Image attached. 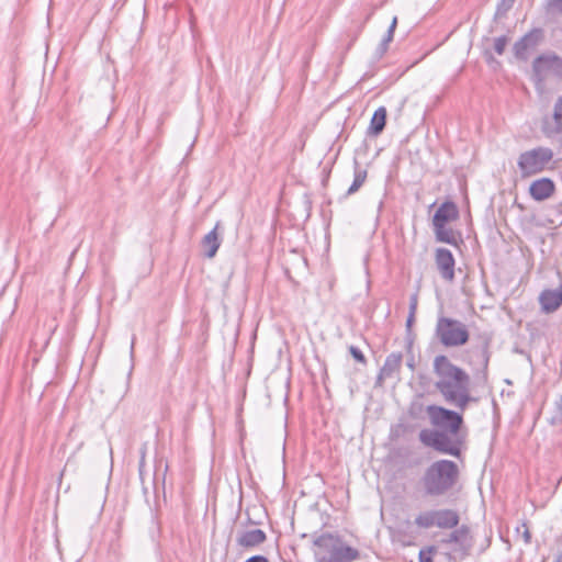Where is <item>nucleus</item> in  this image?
<instances>
[{"mask_svg":"<svg viewBox=\"0 0 562 562\" xmlns=\"http://www.w3.org/2000/svg\"><path fill=\"white\" fill-rule=\"evenodd\" d=\"M407 367L411 369V370H415V360H414V357H412L408 361H407Z\"/></svg>","mask_w":562,"mask_h":562,"instance_id":"ea45409f","label":"nucleus"},{"mask_svg":"<svg viewBox=\"0 0 562 562\" xmlns=\"http://www.w3.org/2000/svg\"><path fill=\"white\" fill-rule=\"evenodd\" d=\"M221 227V222L218 221L214 228L209 232L202 239V246L205 249L204 256L209 259H212L215 257L221 244L222 238L220 237L217 231Z\"/></svg>","mask_w":562,"mask_h":562,"instance_id":"a211bd4d","label":"nucleus"},{"mask_svg":"<svg viewBox=\"0 0 562 562\" xmlns=\"http://www.w3.org/2000/svg\"><path fill=\"white\" fill-rule=\"evenodd\" d=\"M367 175H368L367 170L361 169L359 162L357 160H355L353 181H352L351 186L349 187V189L347 190L344 198L356 193L364 183V181L367 179Z\"/></svg>","mask_w":562,"mask_h":562,"instance_id":"4be33fe9","label":"nucleus"},{"mask_svg":"<svg viewBox=\"0 0 562 562\" xmlns=\"http://www.w3.org/2000/svg\"><path fill=\"white\" fill-rule=\"evenodd\" d=\"M557 543H559L561 546V550L559 551V553L555 555L553 562H562V537L557 539Z\"/></svg>","mask_w":562,"mask_h":562,"instance_id":"e433bc0d","label":"nucleus"},{"mask_svg":"<svg viewBox=\"0 0 562 562\" xmlns=\"http://www.w3.org/2000/svg\"><path fill=\"white\" fill-rule=\"evenodd\" d=\"M390 43H391V41H386V38L383 37V40L381 41V43L376 47V55L379 57H382L386 53Z\"/></svg>","mask_w":562,"mask_h":562,"instance_id":"2f4dec72","label":"nucleus"},{"mask_svg":"<svg viewBox=\"0 0 562 562\" xmlns=\"http://www.w3.org/2000/svg\"><path fill=\"white\" fill-rule=\"evenodd\" d=\"M403 361V355L402 352H392L390 353L384 361V364L380 369L375 385L381 386L383 384V381L386 379L393 378L395 374H398L401 371Z\"/></svg>","mask_w":562,"mask_h":562,"instance_id":"ddd939ff","label":"nucleus"},{"mask_svg":"<svg viewBox=\"0 0 562 562\" xmlns=\"http://www.w3.org/2000/svg\"><path fill=\"white\" fill-rule=\"evenodd\" d=\"M552 158V149L544 146L522 151L517 160L521 178H529L542 172Z\"/></svg>","mask_w":562,"mask_h":562,"instance_id":"423d86ee","label":"nucleus"},{"mask_svg":"<svg viewBox=\"0 0 562 562\" xmlns=\"http://www.w3.org/2000/svg\"><path fill=\"white\" fill-rule=\"evenodd\" d=\"M460 216L458 205L451 200L441 203L432 216V227L446 226L448 223L457 221Z\"/></svg>","mask_w":562,"mask_h":562,"instance_id":"f8f14e48","label":"nucleus"},{"mask_svg":"<svg viewBox=\"0 0 562 562\" xmlns=\"http://www.w3.org/2000/svg\"><path fill=\"white\" fill-rule=\"evenodd\" d=\"M435 233V239L438 243H445L451 245L456 248H460L463 244L461 235L459 232H454L452 228H447L446 226H437L432 227Z\"/></svg>","mask_w":562,"mask_h":562,"instance_id":"aec40b11","label":"nucleus"},{"mask_svg":"<svg viewBox=\"0 0 562 562\" xmlns=\"http://www.w3.org/2000/svg\"><path fill=\"white\" fill-rule=\"evenodd\" d=\"M524 528L522 538L526 544H529L531 542V532L529 531V528L526 522L521 525Z\"/></svg>","mask_w":562,"mask_h":562,"instance_id":"f704fd0d","label":"nucleus"},{"mask_svg":"<svg viewBox=\"0 0 562 562\" xmlns=\"http://www.w3.org/2000/svg\"><path fill=\"white\" fill-rule=\"evenodd\" d=\"M491 338L486 335L480 336V341L476 345H473L470 349L471 353L477 358V363L483 368L484 371L487 370L491 351H490Z\"/></svg>","mask_w":562,"mask_h":562,"instance_id":"dca6fc26","label":"nucleus"},{"mask_svg":"<svg viewBox=\"0 0 562 562\" xmlns=\"http://www.w3.org/2000/svg\"><path fill=\"white\" fill-rule=\"evenodd\" d=\"M541 131L547 137L562 134V95L555 99L552 114L542 119Z\"/></svg>","mask_w":562,"mask_h":562,"instance_id":"9d476101","label":"nucleus"},{"mask_svg":"<svg viewBox=\"0 0 562 562\" xmlns=\"http://www.w3.org/2000/svg\"><path fill=\"white\" fill-rule=\"evenodd\" d=\"M418 305V292H415L409 297L408 313L415 314Z\"/></svg>","mask_w":562,"mask_h":562,"instance_id":"7c9ffc66","label":"nucleus"},{"mask_svg":"<svg viewBox=\"0 0 562 562\" xmlns=\"http://www.w3.org/2000/svg\"><path fill=\"white\" fill-rule=\"evenodd\" d=\"M435 509L422 512L415 517L414 524L422 529H429L436 526Z\"/></svg>","mask_w":562,"mask_h":562,"instance_id":"5701e85b","label":"nucleus"},{"mask_svg":"<svg viewBox=\"0 0 562 562\" xmlns=\"http://www.w3.org/2000/svg\"><path fill=\"white\" fill-rule=\"evenodd\" d=\"M426 412L434 428L419 431L420 442L439 453L460 458L468 437L463 415L436 404L428 405Z\"/></svg>","mask_w":562,"mask_h":562,"instance_id":"f257e3e1","label":"nucleus"},{"mask_svg":"<svg viewBox=\"0 0 562 562\" xmlns=\"http://www.w3.org/2000/svg\"><path fill=\"white\" fill-rule=\"evenodd\" d=\"M396 26H397V16H394L389 29H387L386 34L384 35V38H386V41H391V42L393 41Z\"/></svg>","mask_w":562,"mask_h":562,"instance_id":"c756f323","label":"nucleus"},{"mask_svg":"<svg viewBox=\"0 0 562 562\" xmlns=\"http://www.w3.org/2000/svg\"><path fill=\"white\" fill-rule=\"evenodd\" d=\"M131 348H132V349L134 348V339L132 340Z\"/></svg>","mask_w":562,"mask_h":562,"instance_id":"79ce46f5","label":"nucleus"},{"mask_svg":"<svg viewBox=\"0 0 562 562\" xmlns=\"http://www.w3.org/2000/svg\"><path fill=\"white\" fill-rule=\"evenodd\" d=\"M387 111L385 106H379L372 114L367 135L371 137L379 136L385 128Z\"/></svg>","mask_w":562,"mask_h":562,"instance_id":"6ab92c4d","label":"nucleus"},{"mask_svg":"<svg viewBox=\"0 0 562 562\" xmlns=\"http://www.w3.org/2000/svg\"><path fill=\"white\" fill-rule=\"evenodd\" d=\"M469 533H470L469 526L461 525L459 528L453 530L448 536V538L442 539L441 542L445 543V544L459 543L462 547V549L464 550V553L467 554L469 549H470V547H471V544L470 543L464 544V540L467 539Z\"/></svg>","mask_w":562,"mask_h":562,"instance_id":"412c9836","label":"nucleus"},{"mask_svg":"<svg viewBox=\"0 0 562 562\" xmlns=\"http://www.w3.org/2000/svg\"><path fill=\"white\" fill-rule=\"evenodd\" d=\"M508 43V37L502 35L494 41V50L497 55H503Z\"/></svg>","mask_w":562,"mask_h":562,"instance_id":"cd10ccee","label":"nucleus"},{"mask_svg":"<svg viewBox=\"0 0 562 562\" xmlns=\"http://www.w3.org/2000/svg\"><path fill=\"white\" fill-rule=\"evenodd\" d=\"M435 265L440 277L448 281L453 282L456 279V259L453 254L445 247H438L435 250Z\"/></svg>","mask_w":562,"mask_h":562,"instance_id":"1a4fd4ad","label":"nucleus"},{"mask_svg":"<svg viewBox=\"0 0 562 562\" xmlns=\"http://www.w3.org/2000/svg\"><path fill=\"white\" fill-rule=\"evenodd\" d=\"M539 303L544 313L555 312L562 305V284L554 290H543L539 295Z\"/></svg>","mask_w":562,"mask_h":562,"instance_id":"4468645a","label":"nucleus"},{"mask_svg":"<svg viewBox=\"0 0 562 562\" xmlns=\"http://www.w3.org/2000/svg\"><path fill=\"white\" fill-rule=\"evenodd\" d=\"M460 479L458 464L448 459L431 462L419 479L423 496L426 498L446 497L454 491Z\"/></svg>","mask_w":562,"mask_h":562,"instance_id":"7ed1b4c3","label":"nucleus"},{"mask_svg":"<svg viewBox=\"0 0 562 562\" xmlns=\"http://www.w3.org/2000/svg\"><path fill=\"white\" fill-rule=\"evenodd\" d=\"M544 31L541 27H533L527 32L522 37L515 42L513 52L516 59L527 61L530 53L543 42Z\"/></svg>","mask_w":562,"mask_h":562,"instance_id":"6e6552de","label":"nucleus"},{"mask_svg":"<svg viewBox=\"0 0 562 562\" xmlns=\"http://www.w3.org/2000/svg\"><path fill=\"white\" fill-rule=\"evenodd\" d=\"M167 470H168V464L166 463L165 464V471H164V474H162V482H165V476H166Z\"/></svg>","mask_w":562,"mask_h":562,"instance_id":"a19ab883","label":"nucleus"},{"mask_svg":"<svg viewBox=\"0 0 562 562\" xmlns=\"http://www.w3.org/2000/svg\"><path fill=\"white\" fill-rule=\"evenodd\" d=\"M547 8L548 10L562 12V0H548Z\"/></svg>","mask_w":562,"mask_h":562,"instance_id":"473e14b6","label":"nucleus"},{"mask_svg":"<svg viewBox=\"0 0 562 562\" xmlns=\"http://www.w3.org/2000/svg\"><path fill=\"white\" fill-rule=\"evenodd\" d=\"M434 515H436V527L440 529H452L458 527L460 522V516L454 509H435Z\"/></svg>","mask_w":562,"mask_h":562,"instance_id":"f3484780","label":"nucleus"},{"mask_svg":"<svg viewBox=\"0 0 562 562\" xmlns=\"http://www.w3.org/2000/svg\"><path fill=\"white\" fill-rule=\"evenodd\" d=\"M245 562H269V560L265 555L256 554L248 558Z\"/></svg>","mask_w":562,"mask_h":562,"instance_id":"c9c22d12","label":"nucleus"},{"mask_svg":"<svg viewBox=\"0 0 562 562\" xmlns=\"http://www.w3.org/2000/svg\"><path fill=\"white\" fill-rule=\"evenodd\" d=\"M267 540V535L261 529L245 530L238 533L236 543L243 548H257Z\"/></svg>","mask_w":562,"mask_h":562,"instance_id":"2eb2a0df","label":"nucleus"},{"mask_svg":"<svg viewBox=\"0 0 562 562\" xmlns=\"http://www.w3.org/2000/svg\"><path fill=\"white\" fill-rule=\"evenodd\" d=\"M349 353L351 355V357L359 363L361 364H367V358L366 356L363 355V352L360 350V348L356 347V346H350L349 347Z\"/></svg>","mask_w":562,"mask_h":562,"instance_id":"c85d7f7f","label":"nucleus"},{"mask_svg":"<svg viewBox=\"0 0 562 562\" xmlns=\"http://www.w3.org/2000/svg\"><path fill=\"white\" fill-rule=\"evenodd\" d=\"M122 526H123V517H119L115 521V527H114V537L115 539L112 540V543H111V549L113 550L114 553L117 552L119 550V540H120V537H121V530H122Z\"/></svg>","mask_w":562,"mask_h":562,"instance_id":"bb28decb","label":"nucleus"},{"mask_svg":"<svg viewBox=\"0 0 562 562\" xmlns=\"http://www.w3.org/2000/svg\"><path fill=\"white\" fill-rule=\"evenodd\" d=\"M484 56H485V59L488 64L491 63H497L496 59L494 58V56L490 53V52H485L484 53Z\"/></svg>","mask_w":562,"mask_h":562,"instance_id":"58836bf2","label":"nucleus"},{"mask_svg":"<svg viewBox=\"0 0 562 562\" xmlns=\"http://www.w3.org/2000/svg\"><path fill=\"white\" fill-rule=\"evenodd\" d=\"M145 454H146V451H145V448H144L140 451V459H139V473L140 474H142L143 468L145 465Z\"/></svg>","mask_w":562,"mask_h":562,"instance_id":"4c0bfd02","label":"nucleus"},{"mask_svg":"<svg viewBox=\"0 0 562 562\" xmlns=\"http://www.w3.org/2000/svg\"><path fill=\"white\" fill-rule=\"evenodd\" d=\"M312 537L316 562H352L360 557L359 550L347 544L338 533L326 531Z\"/></svg>","mask_w":562,"mask_h":562,"instance_id":"20e7f679","label":"nucleus"},{"mask_svg":"<svg viewBox=\"0 0 562 562\" xmlns=\"http://www.w3.org/2000/svg\"><path fill=\"white\" fill-rule=\"evenodd\" d=\"M414 323H415V314L408 313L407 318H406V324H405L407 336H411L412 327H413Z\"/></svg>","mask_w":562,"mask_h":562,"instance_id":"72a5a7b5","label":"nucleus"},{"mask_svg":"<svg viewBox=\"0 0 562 562\" xmlns=\"http://www.w3.org/2000/svg\"><path fill=\"white\" fill-rule=\"evenodd\" d=\"M438 548L434 544L422 548L418 552V562H434Z\"/></svg>","mask_w":562,"mask_h":562,"instance_id":"a878e982","label":"nucleus"},{"mask_svg":"<svg viewBox=\"0 0 562 562\" xmlns=\"http://www.w3.org/2000/svg\"><path fill=\"white\" fill-rule=\"evenodd\" d=\"M549 423L551 425H558L562 423V395L557 396L553 401V407Z\"/></svg>","mask_w":562,"mask_h":562,"instance_id":"b1692460","label":"nucleus"},{"mask_svg":"<svg viewBox=\"0 0 562 562\" xmlns=\"http://www.w3.org/2000/svg\"><path fill=\"white\" fill-rule=\"evenodd\" d=\"M432 371L437 378L435 387L447 403L456 405L463 412L469 403L477 402V398L470 394V375L465 370L452 363L447 356L435 357Z\"/></svg>","mask_w":562,"mask_h":562,"instance_id":"f03ea898","label":"nucleus"},{"mask_svg":"<svg viewBox=\"0 0 562 562\" xmlns=\"http://www.w3.org/2000/svg\"><path fill=\"white\" fill-rule=\"evenodd\" d=\"M531 79L537 88H542L549 74L562 80V56L554 52L538 55L531 64Z\"/></svg>","mask_w":562,"mask_h":562,"instance_id":"0eeeda50","label":"nucleus"},{"mask_svg":"<svg viewBox=\"0 0 562 562\" xmlns=\"http://www.w3.org/2000/svg\"><path fill=\"white\" fill-rule=\"evenodd\" d=\"M555 192V183L551 178L543 177L532 181L528 193L532 200L542 202L550 199Z\"/></svg>","mask_w":562,"mask_h":562,"instance_id":"9b49d317","label":"nucleus"},{"mask_svg":"<svg viewBox=\"0 0 562 562\" xmlns=\"http://www.w3.org/2000/svg\"><path fill=\"white\" fill-rule=\"evenodd\" d=\"M515 0H501L496 5L494 13V21L505 18L508 11L513 8Z\"/></svg>","mask_w":562,"mask_h":562,"instance_id":"393cba45","label":"nucleus"},{"mask_svg":"<svg viewBox=\"0 0 562 562\" xmlns=\"http://www.w3.org/2000/svg\"><path fill=\"white\" fill-rule=\"evenodd\" d=\"M435 336L446 348L461 347L470 339V331L459 319L439 316L435 327Z\"/></svg>","mask_w":562,"mask_h":562,"instance_id":"39448f33","label":"nucleus"}]
</instances>
